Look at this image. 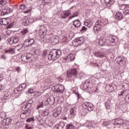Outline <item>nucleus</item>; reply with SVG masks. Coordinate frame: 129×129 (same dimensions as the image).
Returning a JSON list of instances; mask_svg holds the SVG:
<instances>
[{"label": "nucleus", "instance_id": "obj_48", "mask_svg": "<svg viewBox=\"0 0 129 129\" xmlns=\"http://www.w3.org/2000/svg\"><path fill=\"white\" fill-rule=\"evenodd\" d=\"M43 3H44V4L48 5V4H51L52 2L51 0H44Z\"/></svg>", "mask_w": 129, "mask_h": 129}, {"label": "nucleus", "instance_id": "obj_62", "mask_svg": "<svg viewBox=\"0 0 129 129\" xmlns=\"http://www.w3.org/2000/svg\"><path fill=\"white\" fill-rule=\"evenodd\" d=\"M93 65H94V66H98V64L96 62L93 63Z\"/></svg>", "mask_w": 129, "mask_h": 129}, {"label": "nucleus", "instance_id": "obj_22", "mask_svg": "<svg viewBox=\"0 0 129 129\" xmlns=\"http://www.w3.org/2000/svg\"><path fill=\"white\" fill-rule=\"evenodd\" d=\"M39 33L40 35H46L47 33V28L46 27L43 26H41L39 30Z\"/></svg>", "mask_w": 129, "mask_h": 129}, {"label": "nucleus", "instance_id": "obj_44", "mask_svg": "<svg viewBox=\"0 0 129 129\" xmlns=\"http://www.w3.org/2000/svg\"><path fill=\"white\" fill-rule=\"evenodd\" d=\"M105 4L107 7H110V4H111V0H104Z\"/></svg>", "mask_w": 129, "mask_h": 129}, {"label": "nucleus", "instance_id": "obj_38", "mask_svg": "<svg viewBox=\"0 0 129 129\" xmlns=\"http://www.w3.org/2000/svg\"><path fill=\"white\" fill-rule=\"evenodd\" d=\"M7 4V0H0V7H4Z\"/></svg>", "mask_w": 129, "mask_h": 129}, {"label": "nucleus", "instance_id": "obj_42", "mask_svg": "<svg viewBox=\"0 0 129 129\" xmlns=\"http://www.w3.org/2000/svg\"><path fill=\"white\" fill-rule=\"evenodd\" d=\"M75 17H78V12H74L73 15L71 17H70L69 19L70 20H71V19H73V18H75Z\"/></svg>", "mask_w": 129, "mask_h": 129}, {"label": "nucleus", "instance_id": "obj_4", "mask_svg": "<svg viewBox=\"0 0 129 129\" xmlns=\"http://www.w3.org/2000/svg\"><path fill=\"white\" fill-rule=\"evenodd\" d=\"M95 26L94 27V31L95 33H98L100 31V27H103L104 25H106L104 19H101L100 20H97L96 22Z\"/></svg>", "mask_w": 129, "mask_h": 129}, {"label": "nucleus", "instance_id": "obj_19", "mask_svg": "<svg viewBox=\"0 0 129 129\" xmlns=\"http://www.w3.org/2000/svg\"><path fill=\"white\" fill-rule=\"evenodd\" d=\"M46 100L49 105H53L55 103V97L54 96H50Z\"/></svg>", "mask_w": 129, "mask_h": 129}, {"label": "nucleus", "instance_id": "obj_43", "mask_svg": "<svg viewBox=\"0 0 129 129\" xmlns=\"http://www.w3.org/2000/svg\"><path fill=\"white\" fill-rule=\"evenodd\" d=\"M44 106V103L43 102H40L38 105L36 109H40V108H43Z\"/></svg>", "mask_w": 129, "mask_h": 129}, {"label": "nucleus", "instance_id": "obj_46", "mask_svg": "<svg viewBox=\"0 0 129 129\" xmlns=\"http://www.w3.org/2000/svg\"><path fill=\"white\" fill-rule=\"evenodd\" d=\"M49 110L48 109H45L43 112V113L44 115L47 116L49 115Z\"/></svg>", "mask_w": 129, "mask_h": 129}, {"label": "nucleus", "instance_id": "obj_31", "mask_svg": "<svg viewBox=\"0 0 129 129\" xmlns=\"http://www.w3.org/2000/svg\"><path fill=\"white\" fill-rule=\"evenodd\" d=\"M88 83H90V81L87 80V81H86V82L84 83L83 85L84 89H88V85H87Z\"/></svg>", "mask_w": 129, "mask_h": 129}, {"label": "nucleus", "instance_id": "obj_54", "mask_svg": "<svg viewBox=\"0 0 129 129\" xmlns=\"http://www.w3.org/2000/svg\"><path fill=\"white\" fill-rule=\"evenodd\" d=\"M34 102V101L32 99H30L28 102L27 103H29V104H33V103Z\"/></svg>", "mask_w": 129, "mask_h": 129}, {"label": "nucleus", "instance_id": "obj_51", "mask_svg": "<svg viewBox=\"0 0 129 129\" xmlns=\"http://www.w3.org/2000/svg\"><path fill=\"white\" fill-rule=\"evenodd\" d=\"M16 71H17L18 73H19V72H21V67H18L16 68Z\"/></svg>", "mask_w": 129, "mask_h": 129}, {"label": "nucleus", "instance_id": "obj_8", "mask_svg": "<svg viewBox=\"0 0 129 129\" xmlns=\"http://www.w3.org/2000/svg\"><path fill=\"white\" fill-rule=\"evenodd\" d=\"M83 44H84V38L82 37H78L73 41V44L76 47Z\"/></svg>", "mask_w": 129, "mask_h": 129}, {"label": "nucleus", "instance_id": "obj_13", "mask_svg": "<svg viewBox=\"0 0 129 129\" xmlns=\"http://www.w3.org/2000/svg\"><path fill=\"white\" fill-rule=\"evenodd\" d=\"M62 111V108L61 107H58L56 109H53V115L54 117H57L58 115H60L61 114V112Z\"/></svg>", "mask_w": 129, "mask_h": 129}, {"label": "nucleus", "instance_id": "obj_27", "mask_svg": "<svg viewBox=\"0 0 129 129\" xmlns=\"http://www.w3.org/2000/svg\"><path fill=\"white\" fill-rule=\"evenodd\" d=\"M115 17L117 20H119V21H120V20H122V18H123V16L121 12L117 13L115 14Z\"/></svg>", "mask_w": 129, "mask_h": 129}, {"label": "nucleus", "instance_id": "obj_5", "mask_svg": "<svg viewBox=\"0 0 129 129\" xmlns=\"http://www.w3.org/2000/svg\"><path fill=\"white\" fill-rule=\"evenodd\" d=\"M34 44H35V39L29 37L24 41L23 44H20L19 46L21 48L23 47L26 48V47H32Z\"/></svg>", "mask_w": 129, "mask_h": 129}, {"label": "nucleus", "instance_id": "obj_16", "mask_svg": "<svg viewBox=\"0 0 129 129\" xmlns=\"http://www.w3.org/2000/svg\"><path fill=\"white\" fill-rule=\"evenodd\" d=\"M100 46H107V38L101 37L99 41Z\"/></svg>", "mask_w": 129, "mask_h": 129}, {"label": "nucleus", "instance_id": "obj_10", "mask_svg": "<svg viewBox=\"0 0 129 129\" xmlns=\"http://www.w3.org/2000/svg\"><path fill=\"white\" fill-rule=\"evenodd\" d=\"M11 13H13V9L6 6L1 12V16L4 17V16H7V15H9V14H11Z\"/></svg>", "mask_w": 129, "mask_h": 129}, {"label": "nucleus", "instance_id": "obj_18", "mask_svg": "<svg viewBox=\"0 0 129 129\" xmlns=\"http://www.w3.org/2000/svg\"><path fill=\"white\" fill-rule=\"evenodd\" d=\"M77 110V109L76 108H72L70 111V114L68 115L69 118H72L73 117H74V116L75 114H76V111Z\"/></svg>", "mask_w": 129, "mask_h": 129}, {"label": "nucleus", "instance_id": "obj_50", "mask_svg": "<svg viewBox=\"0 0 129 129\" xmlns=\"http://www.w3.org/2000/svg\"><path fill=\"white\" fill-rule=\"evenodd\" d=\"M31 121H34V118H29L27 119V122H30Z\"/></svg>", "mask_w": 129, "mask_h": 129}, {"label": "nucleus", "instance_id": "obj_14", "mask_svg": "<svg viewBox=\"0 0 129 129\" xmlns=\"http://www.w3.org/2000/svg\"><path fill=\"white\" fill-rule=\"evenodd\" d=\"M19 41H20V39L18 37H12L8 39V42L11 44H17V43H19Z\"/></svg>", "mask_w": 129, "mask_h": 129}, {"label": "nucleus", "instance_id": "obj_58", "mask_svg": "<svg viewBox=\"0 0 129 129\" xmlns=\"http://www.w3.org/2000/svg\"><path fill=\"white\" fill-rule=\"evenodd\" d=\"M25 128L26 129H32V127H29L28 125H26Z\"/></svg>", "mask_w": 129, "mask_h": 129}, {"label": "nucleus", "instance_id": "obj_56", "mask_svg": "<svg viewBox=\"0 0 129 129\" xmlns=\"http://www.w3.org/2000/svg\"><path fill=\"white\" fill-rule=\"evenodd\" d=\"M1 59H4V60H6V56L4 55H2L1 56Z\"/></svg>", "mask_w": 129, "mask_h": 129}, {"label": "nucleus", "instance_id": "obj_7", "mask_svg": "<svg viewBox=\"0 0 129 129\" xmlns=\"http://www.w3.org/2000/svg\"><path fill=\"white\" fill-rule=\"evenodd\" d=\"M124 122L123 119L120 118L114 119L111 121V123H112V124H115L116 127H120V126H122Z\"/></svg>", "mask_w": 129, "mask_h": 129}, {"label": "nucleus", "instance_id": "obj_45", "mask_svg": "<svg viewBox=\"0 0 129 129\" xmlns=\"http://www.w3.org/2000/svg\"><path fill=\"white\" fill-rule=\"evenodd\" d=\"M21 59L24 62H27V56L24 54L21 55Z\"/></svg>", "mask_w": 129, "mask_h": 129}, {"label": "nucleus", "instance_id": "obj_9", "mask_svg": "<svg viewBox=\"0 0 129 129\" xmlns=\"http://www.w3.org/2000/svg\"><path fill=\"white\" fill-rule=\"evenodd\" d=\"M82 106L84 109H88L89 111H92L94 108L92 103H88V102H84Z\"/></svg>", "mask_w": 129, "mask_h": 129}, {"label": "nucleus", "instance_id": "obj_49", "mask_svg": "<svg viewBox=\"0 0 129 129\" xmlns=\"http://www.w3.org/2000/svg\"><path fill=\"white\" fill-rule=\"evenodd\" d=\"M86 30H87L86 27H85V26H83L82 29H81L80 31L81 32H85V31H86Z\"/></svg>", "mask_w": 129, "mask_h": 129}, {"label": "nucleus", "instance_id": "obj_23", "mask_svg": "<svg viewBox=\"0 0 129 129\" xmlns=\"http://www.w3.org/2000/svg\"><path fill=\"white\" fill-rule=\"evenodd\" d=\"M31 19H24L23 20L22 25H23V26H29L31 23H32V22L31 21Z\"/></svg>", "mask_w": 129, "mask_h": 129}, {"label": "nucleus", "instance_id": "obj_2", "mask_svg": "<svg viewBox=\"0 0 129 129\" xmlns=\"http://www.w3.org/2000/svg\"><path fill=\"white\" fill-rule=\"evenodd\" d=\"M62 55V51L60 50L52 49L48 54V60H53L55 61L57 59H59Z\"/></svg>", "mask_w": 129, "mask_h": 129}, {"label": "nucleus", "instance_id": "obj_55", "mask_svg": "<svg viewBox=\"0 0 129 129\" xmlns=\"http://www.w3.org/2000/svg\"><path fill=\"white\" fill-rule=\"evenodd\" d=\"M57 80L59 82H62L63 81V79L61 78V77H59L57 78Z\"/></svg>", "mask_w": 129, "mask_h": 129}, {"label": "nucleus", "instance_id": "obj_36", "mask_svg": "<svg viewBox=\"0 0 129 129\" xmlns=\"http://www.w3.org/2000/svg\"><path fill=\"white\" fill-rule=\"evenodd\" d=\"M7 22V20L6 19H1L0 20V24L1 25H3L4 26H7L8 25V23H6Z\"/></svg>", "mask_w": 129, "mask_h": 129}, {"label": "nucleus", "instance_id": "obj_57", "mask_svg": "<svg viewBox=\"0 0 129 129\" xmlns=\"http://www.w3.org/2000/svg\"><path fill=\"white\" fill-rule=\"evenodd\" d=\"M12 26H13V24H9V25H8L7 28H8V29H11V28H12Z\"/></svg>", "mask_w": 129, "mask_h": 129}, {"label": "nucleus", "instance_id": "obj_28", "mask_svg": "<svg viewBox=\"0 0 129 129\" xmlns=\"http://www.w3.org/2000/svg\"><path fill=\"white\" fill-rule=\"evenodd\" d=\"M6 54H15V49L14 48H10L5 50Z\"/></svg>", "mask_w": 129, "mask_h": 129}, {"label": "nucleus", "instance_id": "obj_60", "mask_svg": "<svg viewBox=\"0 0 129 129\" xmlns=\"http://www.w3.org/2000/svg\"><path fill=\"white\" fill-rule=\"evenodd\" d=\"M108 86L110 87V88L111 90H113V86H112V85H109Z\"/></svg>", "mask_w": 129, "mask_h": 129}, {"label": "nucleus", "instance_id": "obj_30", "mask_svg": "<svg viewBox=\"0 0 129 129\" xmlns=\"http://www.w3.org/2000/svg\"><path fill=\"white\" fill-rule=\"evenodd\" d=\"M76 127L72 124H68L66 127V129H76Z\"/></svg>", "mask_w": 129, "mask_h": 129}, {"label": "nucleus", "instance_id": "obj_3", "mask_svg": "<svg viewBox=\"0 0 129 129\" xmlns=\"http://www.w3.org/2000/svg\"><path fill=\"white\" fill-rule=\"evenodd\" d=\"M118 39L115 36L107 37V46H114L117 44Z\"/></svg>", "mask_w": 129, "mask_h": 129}, {"label": "nucleus", "instance_id": "obj_39", "mask_svg": "<svg viewBox=\"0 0 129 129\" xmlns=\"http://www.w3.org/2000/svg\"><path fill=\"white\" fill-rule=\"evenodd\" d=\"M123 15L125 18H127V17H129V10H126L123 12Z\"/></svg>", "mask_w": 129, "mask_h": 129}, {"label": "nucleus", "instance_id": "obj_63", "mask_svg": "<svg viewBox=\"0 0 129 129\" xmlns=\"http://www.w3.org/2000/svg\"><path fill=\"white\" fill-rule=\"evenodd\" d=\"M103 124H104V125H107V122H106V121L103 122Z\"/></svg>", "mask_w": 129, "mask_h": 129}, {"label": "nucleus", "instance_id": "obj_47", "mask_svg": "<svg viewBox=\"0 0 129 129\" xmlns=\"http://www.w3.org/2000/svg\"><path fill=\"white\" fill-rule=\"evenodd\" d=\"M124 99L126 102H129V93L126 95V96H125Z\"/></svg>", "mask_w": 129, "mask_h": 129}, {"label": "nucleus", "instance_id": "obj_37", "mask_svg": "<svg viewBox=\"0 0 129 129\" xmlns=\"http://www.w3.org/2000/svg\"><path fill=\"white\" fill-rule=\"evenodd\" d=\"M6 116H7V113H6L5 112H2L0 113V118L1 119H3V118H5V117H6Z\"/></svg>", "mask_w": 129, "mask_h": 129}, {"label": "nucleus", "instance_id": "obj_15", "mask_svg": "<svg viewBox=\"0 0 129 129\" xmlns=\"http://www.w3.org/2000/svg\"><path fill=\"white\" fill-rule=\"evenodd\" d=\"M12 118L8 117L6 119H4L1 121V125L5 126V125H10L12 123Z\"/></svg>", "mask_w": 129, "mask_h": 129}, {"label": "nucleus", "instance_id": "obj_29", "mask_svg": "<svg viewBox=\"0 0 129 129\" xmlns=\"http://www.w3.org/2000/svg\"><path fill=\"white\" fill-rule=\"evenodd\" d=\"M84 25L85 26H87V27H89V28H90V27L92 26L93 23L92 22H91L90 20L89 19L85 21L84 22Z\"/></svg>", "mask_w": 129, "mask_h": 129}, {"label": "nucleus", "instance_id": "obj_25", "mask_svg": "<svg viewBox=\"0 0 129 129\" xmlns=\"http://www.w3.org/2000/svg\"><path fill=\"white\" fill-rule=\"evenodd\" d=\"M64 60H69L70 61H73L75 59V56L73 54H69L67 57H64Z\"/></svg>", "mask_w": 129, "mask_h": 129}, {"label": "nucleus", "instance_id": "obj_1", "mask_svg": "<svg viewBox=\"0 0 129 129\" xmlns=\"http://www.w3.org/2000/svg\"><path fill=\"white\" fill-rule=\"evenodd\" d=\"M32 107V104H29L27 103V105H23L22 107V110H24L20 115V117L22 119H25L27 117H29L31 115V109L30 107Z\"/></svg>", "mask_w": 129, "mask_h": 129}, {"label": "nucleus", "instance_id": "obj_40", "mask_svg": "<svg viewBox=\"0 0 129 129\" xmlns=\"http://www.w3.org/2000/svg\"><path fill=\"white\" fill-rule=\"evenodd\" d=\"M21 33L22 35L24 36V35H26V34H28V33H29V30H28V29H24L21 31Z\"/></svg>", "mask_w": 129, "mask_h": 129}, {"label": "nucleus", "instance_id": "obj_12", "mask_svg": "<svg viewBox=\"0 0 129 129\" xmlns=\"http://www.w3.org/2000/svg\"><path fill=\"white\" fill-rule=\"evenodd\" d=\"M56 88L54 89V92L58 93H63L65 91V88L64 86L61 84H58L56 86Z\"/></svg>", "mask_w": 129, "mask_h": 129}, {"label": "nucleus", "instance_id": "obj_21", "mask_svg": "<svg viewBox=\"0 0 129 129\" xmlns=\"http://www.w3.org/2000/svg\"><path fill=\"white\" fill-rule=\"evenodd\" d=\"M94 55L96 57H97L99 58H103V57L105 56V53L101 51H96Z\"/></svg>", "mask_w": 129, "mask_h": 129}, {"label": "nucleus", "instance_id": "obj_32", "mask_svg": "<svg viewBox=\"0 0 129 129\" xmlns=\"http://www.w3.org/2000/svg\"><path fill=\"white\" fill-rule=\"evenodd\" d=\"M45 124H47V125H48V126H52V125H53V123H52V121L48 119H45Z\"/></svg>", "mask_w": 129, "mask_h": 129}, {"label": "nucleus", "instance_id": "obj_6", "mask_svg": "<svg viewBox=\"0 0 129 129\" xmlns=\"http://www.w3.org/2000/svg\"><path fill=\"white\" fill-rule=\"evenodd\" d=\"M77 73H78V72L77 69H72L71 70L68 71L67 77L69 79H71L73 77V79L74 80L78 74Z\"/></svg>", "mask_w": 129, "mask_h": 129}, {"label": "nucleus", "instance_id": "obj_61", "mask_svg": "<svg viewBox=\"0 0 129 129\" xmlns=\"http://www.w3.org/2000/svg\"><path fill=\"white\" fill-rule=\"evenodd\" d=\"M29 54H28V55H26L27 62H28V60H30V59H31V56H29Z\"/></svg>", "mask_w": 129, "mask_h": 129}, {"label": "nucleus", "instance_id": "obj_52", "mask_svg": "<svg viewBox=\"0 0 129 129\" xmlns=\"http://www.w3.org/2000/svg\"><path fill=\"white\" fill-rule=\"evenodd\" d=\"M20 9L21 10H25V5H21L19 7Z\"/></svg>", "mask_w": 129, "mask_h": 129}, {"label": "nucleus", "instance_id": "obj_24", "mask_svg": "<svg viewBox=\"0 0 129 129\" xmlns=\"http://www.w3.org/2000/svg\"><path fill=\"white\" fill-rule=\"evenodd\" d=\"M65 126V123L62 122L58 125H55L53 129H63V127Z\"/></svg>", "mask_w": 129, "mask_h": 129}, {"label": "nucleus", "instance_id": "obj_26", "mask_svg": "<svg viewBox=\"0 0 129 129\" xmlns=\"http://www.w3.org/2000/svg\"><path fill=\"white\" fill-rule=\"evenodd\" d=\"M73 25L76 28H79L81 26V22L79 20H74L73 21Z\"/></svg>", "mask_w": 129, "mask_h": 129}, {"label": "nucleus", "instance_id": "obj_33", "mask_svg": "<svg viewBox=\"0 0 129 129\" xmlns=\"http://www.w3.org/2000/svg\"><path fill=\"white\" fill-rule=\"evenodd\" d=\"M129 5L127 4H123L120 7V10H125V9H128Z\"/></svg>", "mask_w": 129, "mask_h": 129}, {"label": "nucleus", "instance_id": "obj_59", "mask_svg": "<svg viewBox=\"0 0 129 129\" xmlns=\"http://www.w3.org/2000/svg\"><path fill=\"white\" fill-rule=\"evenodd\" d=\"M123 93H124V91H121L120 94H119V96H122V95H123Z\"/></svg>", "mask_w": 129, "mask_h": 129}, {"label": "nucleus", "instance_id": "obj_35", "mask_svg": "<svg viewBox=\"0 0 129 129\" xmlns=\"http://www.w3.org/2000/svg\"><path fill=\"white\" fill-rule=\"evenodd\" d=\"M84 75L82 73L77 74V76H76L75 79L77 78L78 79H81L83 77Z\"/></svg>", "mask_w": 129, "mask_h": 129}, {"label": "nucleus", "instance_id": "obj_11", "mask_svg": "<svg viewBox=\"0 0 129 129\" xmlns=\"http://www.w3.org/2000/svg\"><path fill=\"white\" fill-rule=\"evenodd\" d=\"M26 87H27V84L25 83L20 84L17 88L14 89V93H18V92L21 93Z\"/></svg>", "mask_w": 129, "mask_h": 129}, {"label": "nucleus", "instance_id": "obj_53", "mask_svg": "<svg viewBox=\"0 0 129 129\" xmlns=\"http://www.w3.org/2000/svg\"><path fill=\"white\" fill-rule=\"evenodd\" d=\"M28 93H34V90L32 89H29L28 91Z\"/></svg>", "mask_w": 129, "mask_h": 129}, {"label": "nucleus", "instance_id": "obj_34", "mask_svg": "<svg viewBox=\"0 0 129 129\" xmlns=\"http://www.w3.org/2000/svg\"><path fill=\"white\" fill-rule=\"evenodd\" d=\"M105 105L106 109H111V106H110V102L107 101L105 103Z\"/></svg>", "mask_w": 129, "mask_h": 129}, {"label": "nucleus", "instance_id": "obj_64", "mask_svg": "<svg viewBox=\"0 0 129 129\" xmlns=\"http://www.w3.org/2000/svg\"><path fill=\"white\" fill-rule=\"evenodd\" d=\"M126 35V36H127L128 38H129V32H127Z\"/></svg>", "mask_w": 129, "mask_h": 129}, {"label": "nucleus", "instance_id": "obj_41", "mask_svg": "<svg viewBox=\"0 0 129 129\" xmlns=\"http://www.w3.org/2000/svg\"><path fill=\"white\" fill-rule=\"evenodd\" d=\"M87 127H93V122L92 121L87 122Z\"/></svg>", "mask_w": 129, "mask_h": 129}, {"label": "nucleus", "instance_id": "obj_20", "mask_svg": "<svg viewBox=\"0 0 129 129\" xmlns=\"http://www.w3.org/2000/svg\"><path fill=\"white\" fill-rule=\"evenodd\" d=\"M71 15V11L69 10H67L64 11L61 14L62 19H67L70 15Z\"/></svg>", "mask_w": 129, "mask_h": 129}, {"label": "nucleus", "instance_id": "obj_17", "mask_svg": "<svg viewBox=\"0 0 129 129\" xmlns=\"http://www.w3.org/2000/svg\"><path fill=\"white\" fill-rule=\"evenodd\" d=\"M117 64H119L120 66H123L124 64H125V60H124V58H123L121 57H117L116 59Z\"/></svg>", "mask_w": 129, "mask_h": 129}]
</instances>
